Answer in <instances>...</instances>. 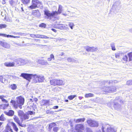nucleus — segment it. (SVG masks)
<instances>
[{
  "label": "nucleus",
  "mask_w": 132,
  "mask_h": 132,
  "mask_svg": "<svg viewBox=\"0 0 132 132\" xmlns=\"http://www.w3.org/2000/svg\"><path fill=\"white\" fill-rule=\"evenodd\" d=\"M83 98V97L82 96H79V100H81Z\"/></svg>",
  "instance_id": "63"
},
{
  "label": "nucleus",
  "mask_w": 132,
  "mask_h": 132,
  "mask_svg": "<svg viewBox=\"0 0 132 132\" xmlns=\"http://www.w3.org/2000/svg\"><path fill=\"white\" fill-rule=\"evenodd\" d=\"M20 118L22 120V121L24 120L28 119L29 118V114H24L22 117H20Z\"/></svg>",
  "instance_id": "18"
},
{
  "label": "nucleus",
  "mask_w": 132,
  "mask_h": 132,
  "mask_svg": "<svg viewBox=\"0 0 132 132\" xmlns=\"http://www.w3.org/2000/svg\"><path fill=\"white\" fill-rule=\"evenodd\" d=\"M111 47L112 49V50L115 51L116 50V48L115 47L114 44L113 43H112L111 44Z\"/></svg>",
  "instance_id": "34"
},
{
  "label": "nucleus",
  "mask_w": 132,
  "mask_h": 132,
  "mask_svg": "<svg viewBox=\"0 0 132 132\" xmlns=\"http://www.w3.org/2000/svg\"><path fill=\"white\" fill-rule=\"evenodd\" d=\"M55 124L54 123H52L49 125L48 127V130L49 132H51V130L52 128H53L55 125Z\"/></svg>",
  "instance_id": "22"
},
{
  "label": "nucleus",
  "mask_w": 132,
  "mask_h": 132,
  "mask_svg": "<svg viewBox=\"0 0 132 132\" xmlns=\"http://www.w3.org/2000/svg\"><path fill=\"white\" fill-rule=\"evenodd\" d=\"M0 45L7 48H9L10 47V46L9 44L6 43L1 41H0Z\"/></svg>",
  "instance_id": "15"
},
{
  "label": "nucleus",
  "mask_w": 132,
  "mask_h": 132,
  "mask_svg": "<svg viewBox=\"0 0 132 132\" xmlns=\"http://www.w3.org/2000/svg\"><path fill=\"white\" fill-rule=\"evenodd\" d=\"M59 106H53V108L54 109H57L58 108Z\"/></svg>",
  "instance_id": "59"
},
{
  "label": "nucleus",
  "mask_w": 132,
  "mask_h": 132,
  "mask_svg": "<svg viewBox=\"0 0 132 132\" xmlns=\"http://www.w3.org/2000/svg\"><path fill=\"white\" fill-rule=\"evenodd\" d=\"M43 62H42V64L43 65H47L48 64V62L46 61H45L44 60H43Z\"/></svg>",
  "instance_id": "46"
},
{
  "label": "nucleus",
  "mask_w": 132,
  "mask_h": 132,
  "mask_svg": "<svg viewBox=\"0 0 132 132\" xmlns=\"http://www.w3.org/2000/svg\"><path fill=\"white\" fill-rule=\"evenodd\" d=\"M6 76L5 75L0 76V81L2 82L5 83L7 82V80L6 79Z\"/></svg>",
  "instance_id": "16"
},
{
  "label": "nucleus",
  "mask_w": 132,
  "mask_h": 132,
  "mask_svg": "<svg viewBox=\"0 0 132 132\" xmlns=\"http://www.w3.org/2000/svg\"><path fill=\"white\" fill-rule=\"evenodd\" d=\"M5 120V118L4 117V115L2 114L0 117V120L4 121Z\"/></svg>",
  "instance_id": "38"
},
{
  "label": "nucleus",
  "mask_w": 132,
  "mask_h": 132,
  "mask_svg": "<svg viewBox=\"0 0 132 132\" xmlns=\"http://www.w3.org/2000/svg\"><path fill=\"white\" fill-rule=\"evenodd\" d=\"M46 113L47 114H51V112L50 110H47L46 111Z\"/></svg>",
  "instance_id": "58"
},
{
  "label": "nucleus",
  "mask_w": 132,
  "mask_h": 132,
  "mask_svg": "<svg viewBox=\"0 0 132 132\" xmlns=\"http://www.w3.org/2000/svg\"><path fill=\"white\" fill-rule=\"evenodd\" d=\"M32 5L29 7V8L31 9H35L37 7H38L40 5L42 4L41 2H39L38 0H32Z\"/></svg>",
  "instance_id": "5"
},
{
  "label": "nucleus",
  "mask_w": 132,
  "mask_h": 132,
  "mask_svg": "<svg viewBox=\"0 0 132 132\" xmlns=\"http://www.w3.org/2000/svg\"><path fill=\"white\" fill-rule=\"evenodd\" d=\"M64 24H58L57 26L56 27V28H57L59 29H62L63 28V26Z\"/></svg>",
  "instance_id": "28"
},
{
  "label": "nucleus",
  "mask_w": 132,
  "mask_h": 132,
  "mask_svg": "<svg viewBox=\"0 0 132 132\" xmlns=\"http://www.w3.org/2000/svg\"><path fill=\"white\" fill-rule=\"evenodd\" d=\"M13 37L14 38H19L20 37L19 36H13L11 35H8L7 37Z\"/></svg>",
  "instance_id": "48"
},
{
  "label": "nucleus",
  "mask_w": 132,
  "mask_h": 132,
  "mask_svg": "<svg viewBox=\"0 0 132 132\" xmlns=\"http://www.w3.org/2000/svg\"><path fill=\"white\" fill-rule=\"evenodd\" d=\"M113 105L114 108L116 110H119L121 108V105L117 103L111 102L108 104V106H111L112 105Z\"/></svg>",
  "instance_id": "10"
},
{
  "label": "nucleus",
  "mask_w": 132,
  "mask_h": 132,
  "mask_svg": "<svg viewBox=\"0 0 132 132\" xmlns=\"http://www.w3.org/2000/svg\"><path fill=\"white\" fill-rule=\"evenodd\" d=\"M52 30L53 31L55 32H56V29H52Z\"/></svg>",
  "instance_id": "62"
},
{
  "label": "nucleus",
  "mask_w": 132,
  "mask_h": 132,
  "mask_svg": "<svg viewBox=\"0 0 132 132\" xmlns=\"http://www.w3.org/2000/svg\"><path fill=\"white\" fill-rule=\"evenodd\" d=\"M32 15L34 17L38 18L40 16L41 14L39 10H34L32 11Z\"/></svg>",
  "instance_id": "12"
},
{
  "label": "nucleus",
  "mask_w": 132,
  "mask_h": 132,
  "mask_svg": "<svg viewBox=\"0 0 132 132\" xmlns=\"http://www.w3.org/2000/svg\"><path fill=\"white\" fill-rule=\"evenodd\" d=\"M85 119L84 118H80L75 120V121L76 123H79L81 122H84Z\"/></svg>",
  "instance_id": "24"
},
{
  "label": "nucleus",
  "mask_w": 132,
  "mask_h": 132,
  "mask_svg": "<svg viewBox=\"0 0 132 132\" xmlns=\"http://www.w3.org/2000/svg\"><path fill=\"white\" fill-rule=\"evenodd\" d=\"M14 2L13 0H10V4L11 5H12L14 4Z\"/></svg>",
  "instance_id": "55"
},
{
  "label": "nucleus",
  "mask_w": 132,
  "mask_h": 132,
  "mask_svg": "<svg viewBox=\"0 0 132 132\" xmlns=\"http://www.w3.org/2000/svg\"><path fill=\"white\" fill-rule=\"evenodd\" d=\"M17 86L15 84H12L9 86L10 88L12 90H15L16 89Z\"/></svg>",
  "instance_id": "23"
},
{
  "label": "nucleus",
  "mask_w": 132,
  "mask_h": 132,
  "mask_svg": "<svg viewBox=\"0 0 132 132\" xmlns=\"http://www.w3.org/2000/svg\"><path fill=\"white\" fill-rule=\"evenodd\" d=\"M96 132H102V131L100 130H98L96 131Z\"/></svg>",
  "instance_id": "64"
},
{
  "label": "nucleus",
  "mask_w": 132,
  "mask_h": 132,
  "mask_svg": "<svg viewBox=\"0 0 132 132\" xmlns=\"http://www.w3.org/2000/svg\"><path fill=\"white\" fill-rule=\"evenodd\" d=\"M42 61L43 60L40 59H38L37 60V62L39 63H40L42 64V62H43Z\"/></svg>",
  "instance_id": "56"
},
{
  "label": "nucleus",
  "mask_w": 132,
  "mask_h": 132,
  "mask_svg": "<svg viewBox=\"0 0 132 132\" xmlns=\"http://www.w3.org/2000/svg\"><path fill=\"white\" fill-rule=\"evenodd\" d=\"M76 15V14L74 13H69V16L71 17H75Z\"/></svg>",
  "instance_id": "40"
},
{
  "label": "nucleus",
  "mask_w": 132,
  "mask_h": 132,
  "mask_svg": "<svg viewBox=\"0 0 132 132\" xmlns=\"http://www.w3.org/2000/svg\"><path fill=\"white\" fill-rule=\"evenodd\" d=\"M4 65L7 67L15 66V63L14 62H6L4 63Z\"/></svg>",
  "instance_id": "14"
},
{
  "label": "nucleus",
  "mask_w": 132,
  "mask_h": 132,
  "mask_svg": "<svg viewBox=\"0 0 132 132\" xmlns=\"http://www.w3.org/2000/svg\"><path fill=\"white\" fill-rule=\"evenodd\" d=\"M102 90L105 92V93H110L115 92L116 88L115 86H113L111 87H106L104 86L102 88Z\"/></svg>",
  "instance_id": "4"
},
{
  "label": "nucleus",
  "mask_w": 132,
  "mask_h": 132,
  "mask_svg": "<svg viewBox=\"0 0 132 132\" xmlns=\"http://www.w3.org/2000/svg\"><path fill=\"white\" fill-rule=\"evenodd\" d=\"M41 38H45V39H48V38L52 39V38H52L48 37L45 36L43 35H41Z\"/></svg>",
  "instance_id": "36"
},
{
  "label": "nucleus",
  "mask_w": 132,
  "mask_h": 132,
  "mask_svg": "<svg viewBox=\"0 0 132 132\" xmlns=\"http://www.w3.org/2000/svg\"><path fill=\"white\" fill-rule=\"evenodd\" d=\"M87 132H93V131L90 128H87Z\"/></svg>",
  "instance_id": "54"
},
{
  "label": "nucleus",
  "mask_w": 132,
  "mask_h": 132,
  "mask_svg": "<svg viewBox=\"0 0 132 132\" xmlns=\"http://www.w3.org/2000/svg\"><path fill=\"white\" fill-rule=\"evenodd\" d=\"M6 2V0H3L2 1V3L3 4H5Z\"/></svg>",
  "instance_id": "60"
},
{
  "label": "nucleus",
  "mask_w": 132,
  "mask_h": 132,
  "mask_svg": "<svg viewBox=\"0 0 132 132\" xmlns=\"http://www.w3.org/2000/svg\"><path fill=\"white\" fill-rule=\"evenodd\" d=\"M27 63V61L21 59L18 60L16 62L17 64L19 65H23Z\"/></svg>",
  "instance_id": "11"
},
{
  "label": "nucleus",
  "mask_w": 132,
  "mask_h": 132,
  "mask_svg": "<svg viewBox=\"0 0 132 132\" xmlns=\"http://www.w3.org/2000/svg\"><path fill=\"white\" fill-rule=\"evenodd\" d=\"M17 100L16 101L12 100L11 103H12L14 107L16 108L18 107L21 109L22 108V105H23L24 103V99L21 96H20L17 97L16 98Z\"/></svg>",
  "instance_id": "2"
},
{
  "label": "nucleus",
  "mask_w": 132,
  "mask_h": 132,
  "mask_svg": "<svg viewBox=\"0 0 132 132\" xmlns=\"http://www.w3.org/2000/svg\"><path fill=\"white\" fill-rule=\"evenodd\" d=\"M10 124L13 127V129L15 131L18 132V129L16 125L14 123L12 122H9V123L7 124L6 128L7 129L9 130L11 132H13L12 129L10 128V127L9 126V125Z\"/></svg>",
  "instance_id": "6"
},
{
  "label": "nucleus",
  "mask_w": 132,
  "mask_h": 132,
  "mask_svg": "<svg viewBox=\"0 0 132 132\" xmlns=\"http://www.w3.org/2000/svg\"><path fill=\"white\" fill-rule=\"evenodd\" d=\"M120 54L118 53H116L115 54V57L116 58H119L120 56Z\"/></svg>",
  "instance_id": "43"
},
{
  "label": "nucleus",
  "mask_w": 132,
  "mask_h": 132,
  "mask_svg": "<svg viewBox=\"0 0 132 132\" xmlns=\"http://www.w3.org/2000/svg\"><path fill=\"white\" fill-rule=\"evenodd\" d=\"M57 85H63L64 84V81L61 80L57 79Z\"/></svg>",
  "instance_id": "21"
},
{
  "label": "nucleus",
  "mask_w": 132,
  "mask_h": 132,
  "mask_svg": "<svg viewBox=\"0 0 132 132\" xmlns=\"http://www.w3.org/2000/svg\"><path fill=\"white\" fill-rule=\"evenodd\" d=\"M4 113L9 116H12L14 114V112L12 110H10L8 112H5Z\"/></svg>",
  "instance_id": "19"
},
{
  "label": "nucleus",
  "mask_w": 132,
  "mask_h": 132,
  "mask_svg": "<svg viewBox=\"0 0 132 132\" xmlns=\"http://www.w3.org/2000/svg\"><path fill=\"white\" fill-rule=\"evenodd\" d=\"M2 98H1L2 101L3 102L5 103H7L8 102L6 100L5 98H6V96L2 95Z\"/></svg>",
  "instance_id": "27"
},
{
  "label": "nucleus",
  "mask_w": 132,
  "mask_h": 132,
  "mask_svg": "<svg viewBox=\"0 0 132 132\" xmlns=\"http://www.w3.org/2000/svg\"><path fill=\"white\" fill-rule=\"evenodd\" d=\"M67 60L69 62H73L75 61L74 59L71 58L70 57L67 58Z\"/></svg>",
  "instance_id": "33"
},
{
  "label": "nucleus",
  "mask_w": 132,
  "mask_h": 132,
  "mask_svg": "<svg viewBox=\"0 0 132 132\" xmlns=\"http://www.w3.org/2000/svg\"><path fill=\"white\" fill-rule=\"evenodd\" d=\"M117 81L116 80H111L109 81H104L102 82V84L103 86H104L105 85H109L111 83L113 84L117 83Z\"/></svg>",
  "instance_id": "13"
},
{
  "label": "nucleus",
  "mask_w": 132,
  "mask_h": 132,
  "mask_svg": "<svg viewBox=\"0 0 132 132\" xmlns=\"http://www.w3.org/2000/svg\"><path fill=\"white\" fill-rule=\"evenodd\" d=\"M67 25L66 24H64L63 26V29H64V30H68L69 29V28L68 27H67Z\"/></svg>",
  "instance_id": "45"
},
{
  "label": "nucleus",
  "mask_w": 132,
  "mask_h": 132,
  "mask_svg": "<svg viewBox=\"0 0 132 132\" xmlns=\"http://www.w3.org/2000/svg\"><path fill=\"white\" fill-rule=\"evenodd\" d=\"M87 122L89 126L92 127H97L98 125L97 122L91 120H88Z\"/></svg>",
  "instance_id": "8"
},
{
  "label": "nucleus",
  "mask_w": 132,
  "mask_h": 132,
  "mask_svg": "<svg viewBox=\"0 0 132 132\" xmlns=\"http://www.w3.org/2000/svg\"><path fill=\"white\" fill-rule=\"evenodd\" d=\"M85 48L88 52H93L98 50V48L97 47H94L93 46L90 47L88 46H85Z\"/></svg>",
  "instance_id": "9"
},
{
  "label": "nucleus",
  "mask_w": 132,
  "mask_h": 132,
  "mask_svg": "<svg viewBox=\"0 0 132 132\" xmlns=\"http://www.w3.org/2000/svg\"><path fill=\"white\" fill-rule=\"evenodd\" d=\"M54 55L53 54H51L50 56V57L48 58L47 60L48 61H51L52 60H54Z\"/></svg>",
  "instance_id": "26"
},
{
  "label": "nucleus",
  "mask_w": 132,
  "mask_h": 132,
  "mask_svg": "<svg viewBox=\"0 0 132 132\" xmlns=\"http://www.w3.org/2000/svg\"><path fill=\"white\" fill-rule=\"evenodd\" d=\"M22 2L24 4H26L29 2L30 0H21Z\"/></svg>",
  "instance_id": "39"
},
{
  "label": "nucleus",
  "mask_w": 132,
  "mask_h": 132,
  "mask_svg": "<svg viewBox=\"0 0 132 132\" xmlns=\"http://www.w3.org/2000/svg\"><path fill=\"white\" fill-rule=\"evenodd\" d=\"M63 11L62 6L61 5H59V9L57 12L53 11L52 13H50L49 11H45V13L47 16V18L51 19L52 17L55 15H57L60 14Z\"/></svg>",
  "instance_id": "3"
},
{
  "label": "nucleus",
  "mask_w": 132,
  "mask_h": 132,
  "mask_svg": "<svg viewBox=\"0 0 132 132\" xmlns=\"http://www.w3.org/2000/svg\"><path fill=\"white\" fill-rule=\"evenodd\" d=\"M28 113H27V114H28L29 115V114L30 115H32L34 114L35 113V112H33L31 111H28Z\"/></svg>",
  "instance_id": "49"
},
{
  "label": "nucleus",
  "mask_w": 132,
  "mask_h": 132,
  "mask_svg": "<svg viewBox=\"0 0 132 132\" xmlns=\"http://www.w3.org/2000/svg\"><path fill=\"white\" fill-rule=\"evenodd\" d=\"M0 36H3L4 37H7L8 35L3 34H0Z\"/></svg>",
  "instance_id": "51"
},
{
  "label": "nucleus",
  "mask_w": 132,
  "mask_h": 132,
  "mask_svg": "<svg viewBox=\"0 0 132 132\" xmlns=\"http://www.w3.org/2000/svg\"><path fill=\"white\" fill-rule=\"evenodd\" d=\"M14 119L15 121L20 126L22 127H23V125H22V123L19 120L17 117L15 116H14Z\"/></svg>",
  "instance_id": "17"
},
{
  "label": "nucleus",
  "mask_w": 132,
  "mask_h": 132,
  "mask_svg": "<svg viewBox=\"0 0 132 132\" xmlns=\"http://www.w3.org/2000/svg\"><path fill=\"white\" fill-rule=\"evenodd\" d=\"M42 102L44 103V105L47 104L49 102V101L48 100H43Z\"/></svg>",
  "instance_id": "41"
},
{
  "label": "nucleus",
  "mask_w": 132,
  "mask_h": 132,
  "mask_svg": "<svg viewBox=\"0 0 132 132\" xmlns=\"http://www.w3.org/2000/svg\"><path fill=\"white\" fill-rule=\"evenodd\" d=\"M59 129V128L57 127H54L53 128V130L54 132H56Z\"/></svg>",
  "instance_id": "44"
},
{
  "label": "nucleus",
  "mask_w": 132,
  "mask_h": 132,
  "mask_svg": "<svg viewBox=\"0 0 132 132\" xmlns=\"http://www.w3.org/2000/svg\"><path fill=\"white\" fill-rule=\"evenodd\" d=\"M34 101L36 102L38 101V99L37 98H34Z\"/></svg>",
  "instance_id": "61"
},
{
  "label": "nucleus",
  "mask_w": 132,
  "mask_h": 132,
  "mask_svg": "<svg viewBox=\"0 0 132 132\" xmlns=\"http://www.w3.org/2000/svg\"><path fill=\"white\" fill-rule=\"evenodd\" d=\"M3 107L4 109H5L6 108L8 107L9 105V104H5L3 105Z\"/></svg>",
  "instance_id": "50"
},
{
  "label": "nucleus",
  "mask_w": 132,
  "mask_h": 132,
  "mask_svg": "<svg viewBox=\"0 0 132 132\" xmlns=\"http://www.w3.org/2000/svg\"><path fill=\"white\" fill-rule=\"evenodd\" d=\"M18 114L21 117H22L24 113L23 111L21 110H19L18 111Z\"/></svg>",
  "instance_id": "31"
},
{
  "label": "nucleus",
  "mask_w": 132,
  "mask_h": 132,
  "mask_svg": "<svg viewBox=\"0 0 132 132\" xmlns=\"http://www.w3.org/2000/svg\"><path fill=\"white\" fill-rule=\"evenodd\" d=\"M41 35L39 34H36V38H41Z\"/></svg>",
  "instance_id": "57"
},
{
  "label": "nucleus",
  "mask_w": 132,
  "mask_h": 132,
  "mask_svg": "<svg viewBox=\"0 0 132 132\" xmlns=\"http://www.w3.org/2000/svg\"><path fill=\"white\" fill-rule=\"evenodd\" d=\"M46 24L44 23H42L39 25V27H42L45 28Z\"/></svg>",
  "instance_id": "47"
},
{
  "label": "nucleus",
  "mask_w": 132,
  "mask_h": 132,
  "mask_svg": "<svg viewBox=\"0 0 132 132\" xmlns=\"http://www.w3.org/2000/svg\"><path fill=\"white\" fill-rule=\"evenodd\" d=\"M108 125H103L101 129L103 132H115L114 130L108 126Z\"/></svg>",
  "instance_id": "7"
},
{
  "label": "nucleus",
  "mask_w": 132,
  "mask_h": 132,
  "mask_svg": "<svg viewBox=\"0 0 132 132\" xmlns=\"http://www.w3.org/2000/svg\"><path fill=\"white\" fill-rule=\"evenodd\" d=\"M127 55L129 57V61H130L131 60L132 58V52L129 53Z\"/></svg>",
  "instance_id": "32"
},
{
  "label": "nucleus",
  "mask_w": 132,
  "mask_h": 132,
  "mask_svg": "<svg viewBox=\"0 0 132 132\" xmlns=\"http://www.w3.org/2000/svg\"><path fill=\"white\" fill-rule=\"evenodd\" d=\"M68 25L71 29H73V27L75 26V25L73 23H69Z\"/></svg>",
  "instance_id": "30"
},
{
  "label": "nucleus",
  "mask_w": 132,
  "mask_h": 132,
  "mask_svg": "<svg viewBox=\"0 0 132 132\" xmlns=\"http://www.w3.org/2000/svg\"><path fill=\"white\" fill-rule=\"evenodd\" d=\"M127 85H131L132 84V80H130L128 81L127 82Z\"/></svg>",
  "instance_id": "42"
},
{
  "label": "nucleus",
  "mask_w": 132,
  "mask_h": 132,
  "mask_svg": "<svg viewBox=\"0 0 132 132\" xmlns=\"http://www.w3.org/2000/svg\"><path fill=\"white\" fill-rule=\"evenodd\" d=\"M123 60L125 61H127L128 60V55H125L122 58Z\"/></svg>",
  "instance_id": "35"
},
{
  "label": "nucleus",
  "mask_w": 132,
  "mask_h": 132,
  "mask_svg": "<svg viewBox=\"0 0 132 132\" xmlns=\"http://www.w3.org/2000/svg\"><path fill=\"white\" fill-rule=\"evenodd\" d=\"M30 36L32 38H36V35L34 34H30Z\"/></svg>",
  "instance_id": "52"
},
{
  "label": "nucleus",
  "mask_w": 132,
  "mask_h": 132,
  "mask_svg": "<svg viewBox=\"0 0 132 132\" xmlns=\"http://www.w3.org/2000/svg\"><path fill=\"white\" fill-rule=\"evenodd\" d=\"M70 13V12L69 11H67V12L66 13H62V14L63 15H64L65 16H66V15H67L69 16V13Z\"/></svg>",
  "instance_id": "53"
},
{
  "label": "nucleus",
  "mask_w": 132,
  "mask_h": 132,
  "mask_svg": "<svg viewBox=\"0 0 132 132\" xmlns=\"http://www.w3.org/2000/svg\"><path fill=\"white\" fill-rule=\"evenodd\" d=\"M20 76L27 79L30 82L31 79H32V82L35 84L43 82L44 80L43 76L36 74L33 75L22 73Z\"/></svg>",
  "instance_id": "1"
},
{
  "label": "nucleus",
  "mask_w": 132,
  "mask_h": 132,
  "mask_svg": "<svg viewBox=\"0 0 132 132\" xmlns=\"http://www.w3.org/2000/svg\"><path fill=\"white\" fill-rule=\"evenodd\" d=\"M7 26L6 24H0V29H2L3 28H6Z\"/></svg>",
  "instance_id": "37"
},
{
  "label": "nucleus",
  "mask_w": 132,
  "mask_h": 132,
  "mask_svg": "<svg viewBox=\"0 0 132 132\" xmlns=\"http://www.w3.org/2000/svg\"><path fill=\"white\" fill-rule=\"evenodd\" d=\"M50 83L51 85L55 86L57 85V81L56 79H54L51 80Z\"/></svg>",
  "instance_id": "20"
},
{
  "label": "nucleus",
  "mask_w": 132,
  "mask_h": 132,
  "mask_svg": "<svg viewBox=\"0 0 132 132\" xmlns=\"http://www.w3.org/2000/svg\"><path fill=\"white\" fill-rule=\"evenodd\" d=\"M94 94L91 93H89L88 94H86L85 95V97L86 98H88L89 97H93L94 96Z\"/></svg>",
  "instance_id": "25"
},
{
  "label": "nucleus",
  "mask_w": 132,
  "mask_h": 132,
  "mask_svg": "<svg viewBox=\"0 0 132 132\" xmlns=\"http://www.w3.org/2000/svg\"><path fill=\"white\" fill-rule=\"evenodd\" d=\"M76 95H71L70 96H68V98L70 100H72L74 98L76 97Z\"/></svg>",
  "instance_id": "29"
}]
</instances>
